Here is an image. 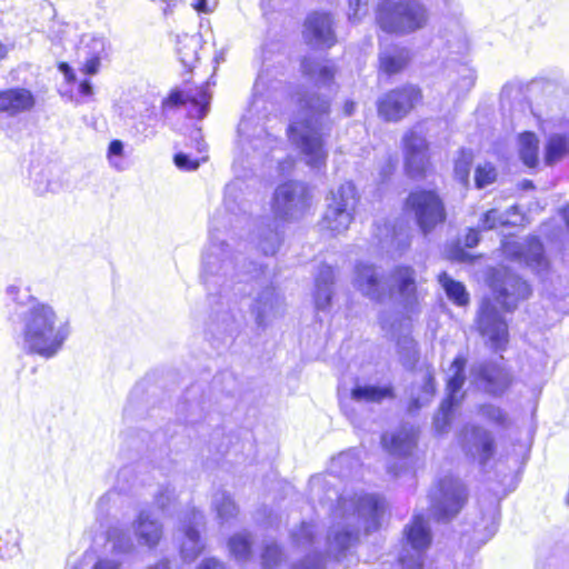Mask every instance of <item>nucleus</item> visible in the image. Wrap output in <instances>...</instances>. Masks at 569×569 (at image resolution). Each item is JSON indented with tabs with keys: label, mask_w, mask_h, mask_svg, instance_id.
<instances>
[{
	"label": "nucleus",
	"mask_w": 569,
	"mask_h": 569,
	"mask_svg": "<svg viewBox=\"0 0 569 569\" xmlns=\"http://www.w3.org/2000/svg\"><path fill=\"white\" fill-rule=\"evenodd\" d=\"M7 295L8 297H10L14 302H16V307L13 310H16L19 306H28V300H22L20 298V288L14 286V284H11L7 288ZM29 296H26V299H28Z\"/></svg>",
	"instance_id": "59"
},
{
	"label": "nucleus",
	"mask_w": 569,
	"mask_h": 569,
	"mask_svg": "<svg viewBox=\"0 0 569 569\" xmlns=\"http://www.w3.org/2000/svg\"><path fill=\"white\" fill-rule=\"evenodd\" d=\"M520 158L527 167L533 168L538 163V139L532 132H523L519 137Z\"/></svg>",
	"instance_id": "42"
},
{
	"label": "nucleus",
	"mask_w": 569,
	"mask_h": 569,
	"mask_svg": "<svg viewBox=\"0 0 569 569\" xmlns=\"http://www.w3.org/2000/svg\"><path fill=\"white\" fill-rule=\"evenodd\" d=\"M284 0H261V9L266 28L262 44V70L258 76L256 89L274 91L280 98L283 94L282 49Z\"/></svg>",
	"instance_id": "4"
},
{
	"label": "nucleus",
	"mask_w": 569,
	"mask_h": 569,
	"mask_svg": "<svg viewBox=\"0 0 569 569\" xmlns=\"http://www.w3.org/2000/svg\"><path fill=\"white\" fill-rule=\"evenodd\" d=\"M489 518H490V521L489 523L486 526V530H487V538H491L497 529H498V522H499V513H498V510L496 507H492L489 511Z\"/></svg>",
	"instance_id": "58"
},
{
	"label": "nucleus",
	"mask_w": 569,
	"mask_h": 569,
	"mask_svg": "<svg viewBox=\"0 0 569 569\" xmlns=\"http://www.w3.org/2000/svg\"><path fill=\"white\" fill-rule=\"evenodd\" d=\"M123 149H124V146L121 140H112L109 143L108 153H107L109 163L111 167H113L114 169H117L119 171L124 169L123 162L121 160V158L123 156Z\"/></svg>",
	"instance_id": "49"
},
{
	"label": "nucleus",
	"mask_w": 569,
	"mask_h": 569,
	"mask_svg": "<svg viewBox=\"0 0 569 569\" xmlns=\"http://www.w3.org/2000/svg\"><path fill=\"white\" fill-rule=\"evenodd\" d=\"M301 69L305 76L320 86L329 84L335 77L333 66L312 58H305Z\"/></svg>",
	"instance_id": "35"
},
{
	"label": "nucleus",
	"mask_w": 569,
	"mask_h": 569,
	"mask_svg": "<svg viewBox=\"0 0 569 569\" xmlns=\"http://www.w3.org/2000/svg\"><path fill=\"white\" fill-rule=\"evenodd\" d=\"M42 176H43V173H41L39 178L38 177L34 178V183H36L37 192L44 193V192H48V191H54L56 183L51 182L49 180H47L44 182L43 179H42Z\"/></svg>",
	"instance_id": "60"
},
{
	"label": "nucleus",
	"mask_w": 569,
	"mask_h": 569,
	"mask_svg": "<svg viewBox=\"0 0 569 569\" xmlns=\"http://www.w3.org/2000/svg\"><path fill=\"white\" fill-rule=\"evenodd\" d=\"M250 123L242 119L238 127V132L242 142H248L254 150L274 149L281 143L280 133L282 131V122L274 118H268L266 126L259 129V133L250 137L248 133Z\"/></svg>",
	"instance_id": "22"
},
{
	"label": "nucleus",
	"mask_w": 569,
	"mask_h": 569,
	"mask_svg": "<svg viewBox=\"0 0 569 569\" xmlns=\"http://www.w3.org/2000/svg\"><path fill=\"white\" fill-rule=\"evenodd\" d=\"M197 569H227L226 566L216 558L204 559Z\"/></svg>",
	"instance_id": "62"
},
{
	"label": "nucleus",
	"mask_w": 569,
	"mask_h": 569,
	"mask_svg": "<svg viewBox=\"0 0 569 569\" xmlns=\"http://www.w3.org/2000/svg\"><path fill=\"white\" fill-rule=\"evenodd\" d=\"M429 10L419 0H383L376 11V21L387 33L407 36L427 27Z\"/></svg>",
	"instance_id": "5"
},
{
	"label": "nucleus",
	"mask_w": 569,
	"mask_h": 569,
	"mask_svg": "<svg viewBox=\"0 0 569 569\" xmlns=\"http://www.w3.org/2000/svg\"><path fill=\"white\" fill-rule=\"evenodd\" d=\"M261 558L263 567L266 569H272L281 559V550L274 542H267Z\"/></svg>",
	"instance_id": "50"
},
{
	"label": "nucleus",
	"mask_w": 569,
	"mask_h": 569,
	"mask_svg": "<svg viewBox=\"0 0 569 569\" xmlns=\"http://www.w3.org/2000/svg\"><path fill=\"white\" fill-rule=\"evenodd\" d=\"M133 550L130 532L119 525L111 526L107 531L104 555L98 558L92 569H120Z\"/></svg>",
	"instance_id": "13"
},
{
	"label": "nucleus",
	"mask_w": 569,
	"mask_h": 569,
	"mask_svg": "<svg viewBox=\"0 0 569 569\" xmlns=\"http://www.w3.org/2000/svg\"><path fill=\"white\" fill-rule=\"evenodd\" d=\"M473 161V154L470 150H461L455 161V178L465 187L469 184V176Z\"/></svg>",
	"instance_id": "46"
},
{
	"label": "nucleus",
	"mask_w": 569,
	"mask_h": 569,
	"mask_svg": "<svg viewBox=\"0 0 569 569\" xmlns=\"http://www.w3.org/2000/svg\"><path fill=\"white\" fill-rule=\"evenodd\" d=\"M569 153V137L565 134H553L549 138L546 146V162L553 164Z\"/></svg>",
	"instance_id": "43"
},
{
	"label": "nucleus",
	"mask_w": 569,
	"mask_h": 569,
	"mask_svg": "<svg viewBox=\"0 0 569 569\" xmlns=\"http://www.w3.org/2000/svg\"><path fill=\"white\" fill-rule=\"evenodd\" d=\"M497 179V170L496 168L489 163L485 162L483 164H479L475 171V183L478 189H482L491 183H493Z\"/></svg>",
	"instance_id": "47"
},
{
	"label": "nucleus",
	"mask_w": 569,
	"mask_h": 569,
	"mask_svg": "<svg viewBox=\"0 0 569 569\" xmlns=\"http://www.w3.org/2000/svg\"><path fill=\"white\" fill-rule=\"evenodd\" d=\"M352 284L361 295L373 301H381L387 293L381 270L370 263L356 264Z\"/></svg>",
	"instance_id": "19"
},
{
	"label": "nucleus",
	"mask_w": 569,
	"mask_h": 569,
	"mask_svg": "<svg viewBox=\"0 0 569 569\" xmlns=\"http://www.w3.org/2000/svg\"><path fill=\"white\" fill-rule=\"evenodd\" d=\"M407 545L399 557L405 569H420L423 563V553L431 541L430 530L423 516L417 515L410 526L406 527Z\"/></svg>",
	"instance_id": "12"
},
{
	"label": "nucleus",
	"mask_w": 569,
	"mask_h": 569,
	"mask_svg": "<svg viewBox=\"0 0 569 569\" xmlns=\"http://www.w3.org/2000/svg\"><path fill=\"white\" fill-rule=\"evenodd\" d=\"M9 320L19 335L22 350L46 359L58 355L71 332L69 322L51 305L34 297H28V306L12 310Z\"/></svg>",
	"instance_id": "1"
},
{
	"label": "nucleus",
	"mask_w": 569,
	"mask_h": 569,
	"mask_svg": "<svg viewBox=\"0 0 569 569\" xmlns=\"http://www.w3.org/2000/svg\"><path fill=\"white\" fill-rule=\"evenodd\" d=\"M174 498V489L167 486L161 488L156 495V503L161 510H166Z\"/></svg>",
	"instance_id": "56"
},
{
	"label": "nucleus",
	"mask_w": 569,
	"mask_h": 569,
	"mask_svg": "<svg viewBox=\"0 0 569 569\" xmlns=\"http://www.w3.org/2000/svg\"><path fill=\"white\" fill-rule=\"evenodd\" d=\"M22 535L16 526L0 527V560L11 561L22 552Z\"/></svg>",
	"instance_id": "33"
},
{
	"label": "nucleus",
	"mask_w": 569,
	"mask_h": 569,
	"mask_svg": "<svg viewBox=\"0 0 569 569\" xmlns=\"http://www.w3.org/2000/svg\"><path fill=\"white\" fill-rule=\"evenodd\" d=\"M409 59L410 53L406 48L385 49L380 52V67L386 73H397L405 68Z\"/></svg>",
	"instance_id": "39"
},
{
	"label": "nucleus",
	"mask_w": 569,
	"mask_h": 569,
	"mask_svg": "<svg viewBox=\"0 0 569 569\" xmlns=\"http://www.w3.org/2000/svg\"><path fill=\"white\" fill-rule=\"evenodd\" d=\"M383 512L385 501L375 495L361 492L341 496L332 513L328 552L338 558L357 541L361 530L367 533L377 530Z\"/></svg>",
	"instance_id": "2"
},
{
	"label": "nucleus",
	"mask_w": 569,
	"mask_h": 569,
	"mask_svg": "<svg viewBox=\"0 0 569 569\" xmlns=\"http://www.w3.org/2000/svg\"><path fill=\"white\" fill-rule=\"evenodd\" d=\"M421 100L418 87L408 84L393 89L378 101V113L386 121H399Z\"/></svg>",
	"instance_id": "14"
},
{
	"label": "nucleus",
	"mask_w": 569,
	"mask_h": 569,
	"mask_svg": "<svg viewBox=\"0 0 569 569\" xmlns=\"http://www.w3.org/2000/svg\"><path fill=\"white\" fill-rule=\"evenodd\" d=\"M436 392L433 373L426 370L421 373L419 386L411 389L410 410L419 409L429 403Z\"/></svg>",
	"instance_id": "36"
},
{
	"label": "nucleus",
	"mask_w": 569,
	"mask_h": 569,
	"mask_svg": "<svg viewBox=\"0 0 569 569\" xmlns=\"http://www.w3.org/2000/svg\"><path fill=\"white\" fill-rule=\"evenodd\" d=\"M211 508L216 512L217 519L221 525L236 518L239 511L231 495L226 490H217L212 495Z\"/></svg>",
	"instance_id": "37"
},
{
	"label": "nucleus",
	"mask_w": 569,
	"mask_h": 569,
	"mask_svg": "<svg viewBox=\"0 0 569 569\" xmlns=\"http://www.w3.org/2000/svg\"><path fill=\"white\" fill-rule=\"evenodd\" d=\"M284 228V184L279 183L262 217L257 232L258 247L264 254H274L282 241Z\"/></svg>",
	"instance_id": "7"
},
{
	"label": "nucleus",
	"mask_w": 569,
	"mask_h": 569,
	"mask_svg": "<svg viewBox=\"0 0 569 569\" xmlns=\"http://www.w3.org/2000/svg\"><path fill=\"white\" fill-rule=\"evenodd\" d=\"M293 541L299 546L313 543V526L303 523L298 533L292 535Z\"/></svg>",
	"instance_id": "55"
},
{
	"label": "nucleus",
	"mask_w": 569,
	"mask_h": 569,
	"mask_svg": "<svg viewBox=\"0 0 569 569\" xmlns=\"http://www.w3.org/2000/svg\"><path fill=\"white\" fill-rule=\"evenodd\" d=\"M252 538L248 532H240L232 536L229 540L231 555L238 561H247L251 555Z\"/></svg>",
	"instance_id": "45"
},
{
	"label": "nucleus",
	"mask_w": 569,
	"mask_h": 569,
	"mask_svg": "<svg viewBox=\"0 0 569 569\" xmlns=\"http://www.w3.org/2000/svg\"><path fill=\"white\" fill-rule=\"evenodd\" d=\"M325 565L323 556L313 552L309 553L307 558L293 567V569H322Z\"/></svg>",
	"instance_id": "54"
},
{
	"label": "nucleus",
	"mask_w": 569,
	"mask_h": 569,
	"mask_svg": "<svg viewBox=\"0 0 569 569\" xmlns=\"http://www.w3.org/2000/svg\"><path fill=\"white\" fill-rule=\"evenodd\" d=\"M502 252L506 258L523 262L536 272H541L547 268L542 243L536 237L525 240L507 239L502 242Z\"/></svg>",
	"instance_id": "17"
},
{
	"label": "nucleus",
	"mask_w": 569,
	"mask_h": 569,
	"mask_svg": "<svg viewBox=\"0 0 569 569\" xmlns=\"http://www.w3.org/2000/svg\"><path fill=\"white\" fill-rule=\"evenodd\" d=\"M211 94L208 87L189 89L186 91H173L168 98V102L172 106L188 104V113L191 118L202 119L209 110Z\"/></svg>",
	"instance_id": "25"
},
{
	"label": "nucleus",
	"mask_w": 569,
	"mask_h": 569,
	"mask_svg": "<svg viewBox=\"0 0 569 569\" xmlns=\"http://www.w3.org/2000/svg\"><path fill=\"white\" fill-rule=\"evenodd\" d=\"M203 525L204 516L201 511L192 508L186 512L181 523L183 540L180 550L184 561H193L203 551L204 545L199 533V527Z\"/></svg>",
	"instance_id": "20"
},
{
	"label": "nucleus",
	"mask_w": 569,
	"mask_h": 569,
	"mask_svg": "<svg viewBox=\"0 0 569 569\" xmlns=\"http://www.w3.org/2000/svg\"><path fill=\"white\" fill-rule=\"evenodd\" d=\"M157 122V116L154 112L149 111L143 119L137 121L133 126V130L136 134L142 136L144 138H150L156 134L154 126Z\"/></svg>",
	"instance_id": "48"
},
{
	"label": "nucleus",
	"mask_w": 569,
	"mask_h": 569,
	"mask_svg": "<svg viewBox=\"0 0 569 569\" xmlns=\"http://www.w3.org/2000/svg\"><path fill=\"white\" fill-rule=\"evenodd\" d=\"M398 348L406 362H412L416 359V343L409 337H403L398 341Z\"/></svg>",
	"instance_id": "52"
},
{
	"label": "nucleus",
	"mask_w": 569,
	"mask_h": 569,
	"mask_svg": "<svg viewBox=\"0 0 569 569\" xmlns=\"http://www.w3.org/2000/svg\"><path fill=\"white\" fill-rule=\"evenodd\" d=\"M201 38L198 34H182L177 38V54L181 64L191 71L199 60Z\"/></svg>",
	"instance_id": "34"
},
{
	"label": "nucleus",
	"mask_w": 569,
	"mask_h": 569,
	"mask_svg": "<svg viewBox=\"0 0 569 569\" xmlns=\"http://www.w3.org/2000/svg\"><path fill=\"white\" fill-rule=\"evenodd\" d=\"M480 234L477 229H469L465 236L463 244L468 248H473L478 244Z\"/></svg>",
	"instance_id": "61"
},
{
	"label": "nucleus",
	"mask_w": 569,
	"mask_h": 569,
	"mask_svg": "<svg viewBox=\"0 0 569 569\" xmlns=\"http://www.w3.org/2000/svg\"><path fill=\"white\" fill-rule=\"evenodd\" d=\"M335 281L336 273L331 266L321 263L317 267L312 297L318 310L325 311L331 307Z\"/></svg>",
	"instance_id": "28"
},
{
	"label": "nucleus",
	"mask_w": 569,
	"mask_h": 569,
	"mask_svg": "<svg viewBox=\"0 0 569 569\" xmlns=\"http://www.w3.org/2000/svg\"><path fill=\"white\" fill-rule=\"evenodd\" d=\"M465 446L467 452L479 463L485 466L495 453L493 438L491 433L479 427L466 429Z\"/></svg>",
	"instance_id": "27"
},
{
	"label": "nucleus",
	"mask_w": 569,
	"mask_h": 569,
	"mask_svg": "<svg viewBox=\"0 0 569 569\" xmlns=\"http://www.w3.org/2000/svg\"><path fill=\"white\" fill-rule=\"evenodd\" d=\"M406 208L412 213L420 230L428 234L438 224L445 222L447 212L442 199L432 190H415L406 201Z\"/></svg>",
	"instance_id": "9"
},
{
	"label": "nucleus",
	"mask_w": 569,
	"mask_h": 569,
	"mask_svg": "<svg viewBox=\"0 0 569 569\" xmlns=\"http://www.w3.org/2000/svg\"><path fill=\"white\" fill-rule=\"evenodd\" d=\"M416 431L412 427H402L401 429L386 433L381 441L385 449L395 457H407L416 446Z\"/></svg>",
	"instance_id": "31"
},
{
	"label": "nucleus",
	"mask_w": 569,
	"mask_h": 569,
	"mask_svg": "<svg viewBox=\"0 0 569 569\" xmlns=\"http://www.w3.org/2000/svg\"><path fill=\"white\" fill-rule=\"evenodd\" d=\"M477 325L480 335L491 348L502 350L506 347L509 339L508 325L490 299L482 301Z\"/></svg>",
	"instance_id": "16"
},
{
	"label": "nucleus",
	"mask_w": 569,
	"mask_h": 569,
	"mask_svg": "<svg viewBox=\"0 0 569 569\" xmlns=\"http://www.w3.org/2000/svg\"><path fill=\"white\" fill-rule=\"evenodd\" d=\"M194 9L199 12H211L216 7V0H197L193 4Z\"/></svg>",
	"instance_id": "63"
},
{
	"label": "nucleus",
	"mask_w": 569,
	"mask_h": 569,
	"mask_svg": "<svg viewBox=\"0 0 569 569\" xmlns=\"http://www.w3.org/2000/svg\"><path fill=\"white\" fill-rule=\"evenodd\" d=\"M287 218H297L310 206L311 193L307 184L299 181H287Z\"/></svg>",
	"instance_id": "32"
},
{
	"label": "nucleus",
	"mask_w": 569,
	"mask_h": 569,
	"mask_svg": "<svg viewBox=\"0 0 569 569\" xmlns=\"http://www.w3.org/2000/svg\"><path fill=\"white\" fill-rule=\"evenodd\" d=\"M467 358L459 355L455 358L448 370L447 391L448 396L441 402L439 412L433 419L435 428L438 432H445L450 422V412L455 405L462 398L460 390L465 385V367Z\"/></svg>",
	"instance_id": "15"
},
{
	"label": "nucleus",
	"mask_w": 569,
	"mask_h": 569,
	"mask_svg": "<svg viewBox=\"0 0 569 569\" xmlns=\"http://www.w3.org/2000/svg\"><path fill=\"white\" fill-rule=\"evenodd\" d=\"M226 244L223 242L216 243L211 241L208 249L202 256V277L206 283H209L211 277L228 274L231 261L222 259L226 253Z\"/></svg>",
	"instance_id": "30"
},
{
	"label": "nucleus",
	"mask_w": 569,
	"mask_h": 569,
	"mask_svg": "<svg viewBox=\"0 0 569 569\" xmlns=\"http://www.w3.org/2000/svg\"><path fill=\"white\" fill-rule=\"evenodd\" d=\"M107 40L104 37L93 33L83 34L79 47L78 56L83 60V72L96 74L100 68V61L108 56Z\"/></svg>",
	"instance_id": "24"
},
{
	"label": "nucleus",
	"mask_w": 569,
	"mask_h": 569,
	"mask_svg": "<svg viewBox=\"0 0 569 569\" xmlns=\"http://www.w3.org/2000/svg\"><path fill=\"white\" fill-rule=\"evenodd\" d=\"M389 291L396 302L407 312L415 313L423 298L418 276L409 266H398L389 274Z\"/></svg>",
	"instance_id": "10"
},
{
	"label": "nucleus",
	"mask_w": 569,
	"mask_h": 569,
	"mask_svg": "<svg viewBox=\"0 0 569 569\" xmlns=\"http://www.w3.org/2000/svg\"><path fill=\"white\" fill-rule=\"evenodd\" d=\"M299 113L289 128V138L305 163L320 169L326 164L328 157L325 137L329 130V101L319 96H311L299 99Z\"/></svg>",
	"instance_id": "3"
},
{
	"label": "nucleus",
	"mask_w": 569,
	"mask_h": 569,
	"mask_svg": "<svg viewBox=\"0 0 569 569\" xmlns=\"http://www.w3.org/2000/svg\"><path fill=\"white\" fill-rule=\"evenodd\" d=\"M134 537L139 545L154 548L162 538V525L149 510H141L132 522Z\"/></svg>",
	"instance_id": "29"
},
{
	"label": "nucleus",
	"mask_w": 569,
	"mask_h": 569,
	"mask_svg": "<svg viewBox=\"0 0 569 569\" xmlns=\"http://www.w3.org/2000/svg\"><path fill=\"white\" fill-rule=\"evenodd\" d=\"M274 309V292L268 288L262 291L256 300L252 312L256 315V322L259 327H264L267 319L272 315Z\"/></svg>",
	"instance_id": "41"
},
{
	"label": "nucleus",
	"mask_w": 569,
	"mask_h": 569,
	"mask_svg": "<svg viewBox=\"0 0 569 569\" xmlns=\"http://www.w3.org/2000/svg\"><path fill=\"white\" fill-rule=\"evenodd\" d=\"M360 466V456L357 449L339 453L332 459L331 469L340 476H348Z\"/></svg>",
	"instance_id": "44"
},
{
	"label": "nucleus",
	"mask_w": 569,
	"mask_h": 569,
	"mask_svg": "<svg viewBox=\"0 0 569 569\" xmlns=\"http://www.w3.org/2000/svg\"><path fill=\"white\" fill-rule=\"evenodd\" d=\"M393 398V389L388 386L363 385L356 386L351 391V399L357 402H381L383 399Z\"/></svg>",
	"instance_id": "38"
},
{
	"label": "nucleus",
	"mask_w": 569,
	"mask_h": 569,
	"mask_svg": "<svg viewBox=\"0 0 569 569\" xmlns=\"http://www.w3.org/2000/svg\"><path fill=\"white\" fill-rule=\"evenodd\" d=\"M174 163L179 169L192 171L199 167L200 160L191 159L188 154L179 152L174 156Z\"/></svg>",
	"instance_id": "57"
},
{
	"label": "nucleus",
	"mask_w": 569,
	"mask_h": 569,
	"mask_svg": "<svg viewBox=\"0 0 569 569\" xmlns=\"http://www.w3.org/2000/svg\"><path fill=\"white\" fill-rule=\"evenodd\" d=\"M303 36L315 48H330L336 43L333 22L328 13L313 12L305 22Z\"/></svg>",
	"instance_id": "21"
},
{
	"label": "nucleus",
	"mask_w": 569,
	"mask_h": 569,
	"mask_svg": "<svg viewBox=\"0 0 569 569\" xmlns=\"http://www.w3.org/2000/svg\"><path fill=\"white\" fill-rule=\"evenodd\" d=\"M326 200L327 208L321 227L333 234H340L349 228L353 219L357 202L355 186L351 182L342 183L337 190H331Z\"/></svg>",
	"instance_id": "8"
},
{
	"label": "nucleus",
	"mask_w": 569,
	"mask_h": 569,
	"mask_svg": "<svg viewBox=\"0 0 569 569\" xmlns=\"http://www.w3.org/2000/svg\"><path fill=\"white\" fill-rule=\"evenodd\" d=\"M438 280L449 300L460 307L468 305L469 295L461 282L453 280L446 272H441Z\"/></svg>",
	"instance_id": "40"
},
{
	"label": "nucleus",
	"mask_w": 569,
	"mask_h": 569,
	"mask_svg": "<svg viewBox=\"0 0 569 569\" xmlns=\"http://www.w3.org/2000/svg\"><path fill=\"white\" fill-rule=\"evenodd\" d=\"M406 169L410 177L418 178L423 174L428 164L427 142L422 134L410 130L403 137Z\"/></svg>",
	"instance_id": "23"
},
{
	"label": "nucleus",
	"mask_w": 569,
	"mask_h": 569,
	"mask_svg": "<svg viewBox=\"0 0 569 569\" xmlns=\"http://www.w3.org/2000/svg\"><path fill=\"white\" fill-rule=\"evenodd\" d=\"M461 86L466 91H469L475 84V76L471 71H467L466 74L461 77Z\"/></svg>",
	"instance_id": "64"
},
{
	"label": "nucleus",
	"mask_w": 569,
	"mask_h": 569,
	"mask_svg": "<svg viewBox=\"0 0 569 569\" xmlns=\"http://www.w3.org/2000/svg\"><path fill=\"white\" fill-rule=\"evenodd\" d=\"M471 382L485 392L501 395L510 385V376L506 369L492 362H477L470 370Z\"/></svg>",
	"instance_id": "18"
},
{
	"label": "nucleus",
	"mask_w": 569,
	"mask_h": 569,
	"mask_svg": "<svg viewBox=\"0 0 569 569\" xmlns=\"http://www.w3.org/2000/svg\"><path fill=\"white\" fill-rule=\"evenodd\" d=\"M36 106L34 94L27 88L16 87L0 91V113L17 117L31 111Z\"/></svg>",
	"instance_id": "26"
},
{
	"label": "nucleus",
	"mask_w": 569,
	"mask_h": 569,
	"mask_svg": "<svg viewBox=\"0 0 569 569\" xmlns=\"http://www.w3.org/2000/svg\"><path fill=\"white\" fill-rule=\"evenodd\" d=\"M468 495L465 485L457 478H441L429 492L430 512L439 521H448L463 508Z\"/></svg>",
	"instance_id": "6"
},
{
	"label": "nucleus",
	"mask_w": 569,
	"mask_h": 569,
	"mask_svg": "<svg viewBox=\"0 0 569 569\" xmlns=\"http://www.w3.org/2000/svg\"><path fill=\"white\" fill-rule=\"evenodd\" d=\"M480 412L485 418L497 425H505L507 419L505 412L499 407L492 405L481 407Z\"/></svg>",
	"instance_id": "53"
},
{
	"label": "nucleus",
	"mask_w": 569,
	"mask_h": 569,
	"mask_svg": "<svg viewBox=\"0 0 569 569\" xmlns=\"http://www.w3.org/2000/svg\"><path fill=\"white\" fill-rule=\"evenodd\" d=\"M491 289L495 301L506 311L516 309L519 301L527 299L531 293L527 281L508 269H500L493 273Z\"/></svg>",
	"instance_id": "11"
},
{
	"label": "nucleus",
	"mask_w": 569,
	"mask_h": 569,
	"mask_svg": "<svg viewBox=\"0 0 569 569\" xmlns=\"http://www.w3.org/2000/svg\"><path fill=\"white\" fill-rule=\"evenodd\" d=\"M481 223L485 229H493L508 223V218L497 209H491L483 214Z\"/></svg>",
	"instance_id": "51"
}]
</instances>
